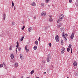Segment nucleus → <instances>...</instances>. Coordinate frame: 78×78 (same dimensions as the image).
Segmentation results:
<instances>
[{"label":"nucleus","instance_id":"nucleus-1","mask_svg":"<svg viewBox=\"0 0 78 78\" xmlns=\"http://www.w3.org/2000/svg\"><path fill=\"white\" fill-rule=\"evenodd\" d=\"M47 58V62H50V59H51V56H50V54H49L48 55Z\"/></svg>","mask_w":78,"mask_h":78},{"label":"nucleus","instance_id":"nucleus-2","mask_svg":"<svg viewBox=\"0 0 78 78\" xmlns=\"http://www.w3.org/2000/svg\"><path fill=\"white\" fill-rule=\"evenodd\" d=\"M55 40L57 42H59V36L57 35L55 36Z\"/></svg>","mask_w":78,"mask_h":78},{"label":"nucleus","instance_id":"nucleus-3","mask_svg":"<svg viewBox=\"0 0 78 78\" xmlns=\"http://www.w3.org/2000/svg\"><path fill=\"white\" fill-rule=\"evenodd\" d=\"M64 51H65V48H64V47H62V48L61 53H62V54H63V53H64Z\"/></svg>","mask_w":78,"mask_h":78},{"label":"nucleus","instance_id":"nucleus-4","mask_svg":"<svg viewBox=\"0 0 78 78\" xmlns=\"http://www.w3.org/2000/svg\"><path fill=\"white\" fill-rule=\"evenodd\" d=\"M3 20H5V18H6V14H5V13H4L3 16Z\"/></svg>","mask_w":78,"mask_h":78},{"label":"nucleus","instance_id":"nucleus-5","mask_svg":"<svg viewBox=\"0 0 78 78\" xmlns=\"http://www.w3.org/2000/svg\"><path fill=\"white\" fill-rule=\"evenodd\" d=\"M62 23H59V24L57 25V27L58 28H60V27H61V26H62Z\"/></svg>","mask_w":78,"mask_h":78},{"label":"nucleus","instance_id":"nucleus-6","mask_svg":"<svg viewBox=\"0 0 78 78\" xmlns=\"http://www.w3.org/2000/svg\"><path fill=\"white\" fill-rule=\"evenodd\" d=\"M62 19H62V18H61L60 17H59V19L57 21V23H59V22H61V21H62Z\"/></svg>","mask_w":78,"mask_h":78},{"label":"nucleus","instance_id":"nucleus-7","mask_svg":"<svg viewBox=\"0 0 78 78\" xmlns=\"http://www.w3.org/2000/svg\"><path fill=\"white\" fill-rule=\"evenodd\" d=\"M74 33H72L71 35L70 36L71 39H73V37H74Z\"/></svg>","mask_w":78,"mask_h":78},{"label":"nucleus","instance_id":"nucleus-8","mask_svg":"<svg viewBox=\"0 0 78 78\" xmlns=\"http://www.w3.org/2000/svg\"><path fill=\"white\" fill-rule=\"evenodd\" d=\"M20 58H21V59L23 60V58H24V57L22 55L20 54Z\"/></svg>","mask_w":78,"mask_h":78},{"label":"nucleus","instance_id":"nucleus-9","mask_svg":"<svg viewBox=\"0 0 78 78\" xmlns=\"http://www.w3.org/2000/svg\"><path fill=\"white\" fill-rule=\"evenodd\" d=\"M46 15V13H45V12H42L41 14V16H45Z\"/></svg>","mask_w":78,"mask_h":78},{"label":"nucleus","instance_id":"nucleus-10","mask_svg":"<svg viewBox=\"0 0 78 78\" xmlns=\"http://www.w3.org/2000/svg\"><path fill=\"white\" fill-rule=\"evenodd\" d=\"M31 30H32V27H30L28 28V31L29 33H30L31 31Z\"/></svg>","mask_w":78,"mask_h":78},{"label":"nucleus","instance_id":"nucleus-11","mask_svg":"<svg viewBox=\"0 0 78 78\" xmlns=\"http://www.w3.org/2000/svg\"><path fill=\"white\" fill-rule=\"evenodd\" d=\"M25 49L26 50V52H27L29 51V49H27V46L25 47Z\"/></svg>","mask_w":78,"mask_h":78},{"label":"nucleus","instance_id":"nucleus-12","mask_svg":"<svg viewBox=\"0 0 78 78\" xmlns=\"http://www.w3.org/2000/svg\"><path fill=\"white\" fill-rule=\"evenodd\" d=\"M59 17H60V18L62 19H64V15H63V14H62L61 15H60L59 16Z\"/></svg>","mask_w":78,"mask_h":78},{"label":"nucleus","instance_id":"nucleus-13","mask_svg":"<svg viewBox=\"0 0 78 78\" xmlns=\"http://www.w3.org/2000/svg\"><path fill=\"white\" fill-rule=\"evenodd\" d=\"M31 5L33 6H35L36 5V3L35 2H33L32 3Z\"/></svg>","mask_w":78,"mask_h":78},{"label":"nucleus","instance_id":"nucleus-14","mask_svg":"<svg viewBox=\"0 0 78 78\" xmlns=\"http://www.w3.org/2000/svg\"><path fill=\"white\" fill-rule=\"evenodd\" d=\"M10 57H11V59H14V56L13 55V54L12 53L11 54Z\"/></svg>","mask_w":78,"mask_h":78},{"label":"nucleus","instance_id":"nucleus-15","mask_svg":"<svg viewBox=\"0 0 78 78\" xmlns=\"http://www.w3.org/2000/svg\"><path fill=\"white\" fill-rule=\"evenodd\" d=\"M73 65L74 66H77V62H74L73 63Z\"/></svg>","mask_w":78,"mask_h":78},{"label":"nucleus","instance_id":"nucleus-16","mask_svg":"<svg viewBox=\"0 0 78 78\" xmlns=\"http://www.w3.org/2000/svg\"><path fill=\"white\" fill-rule=\"evenodd\" d=\"M68 36V35L67 34H65L63 36V37H64V38H66Z\"/></svg>","mask_w":78,"mask_h":78},{"label":"nucleus","instance_id":"nucleus-17","mask_svg":"<svg viewBox=\"0 0 78 78\" xmlns=\"http://www.w3.org/2000/svg\"><path fill=\"white\" fill-rule=\"evenodd\" d=\"M76 7H78V1H76Z\"/></svg>","mask_w":78,"mask_h":78},{"label":"nucleus","instance_id":"nucleus-18","mask_svg":"<svg viewBox=\"0 0 78 78\" xmlns=\"http://www.w3.org/2000/svg\"><path fill=\"white\" fill-rule=\"evenodd\" d=\"M63 44H64V41L63 40H62L61 41V45H62Z\"/></svg>","mask_w":78,"mask_h":78},{"label":"nucleus","instance_id":"nucleus-19","mask_svg":"<svg viewBox=\"0 0 78 78\" xmlns=\"http://www.w3.org/2000/svg\"><path fill=\"white\" fill-rule=\"evenodd\" d=\"M37 46H35L34 47V50H36L37 49Z\"/></svg>","mask_w":78,"mask_h":78},{"label":"nucleus","instance_id":"nucleus-20","mask_svg":"<svg viewBox=\"0 0 78 78\" xmlns=\"http://www.w3.org/2000/svg\"><path fill=\"white\" fill-rule=\"evenodd\" d=\"M60 30L61 31H64V28H61L60 29Z\"/></svg>","mask_w":78,"mask_h":78},{"label":"nucleus","instance_id":"nucleus-21","mask_svg":"<svg viewBox=\"0 0 78 78\" xmlns=\"http://www.w3.org/2000/svg\"><path fill=\"white\" fill-rule=\"evenodd\" d=\"M49 21L50 22H51L53 21V20H52V19L51 18H50L49 19Z\"/></svg>","mask_w":78,"mask_h":78},{"label":"nucleus","instance_id":"nucleus-22","mask_svg":"<svg viewBox=\"0 0 78 78\" xmlns=\"http://www.w3.org/2000/svg\"><path fill=\"white\" fill-rule=\"evenodd\" d=\"M15 67H17L18 66V63H16L15 64Z\"/></svg>","mask_w":78,"mask_h":78},{"label":"nucleus","instance_id":"nucleus-23","mask_svg":"<svg viewBox=\"0 0 78 78\" xmlns=\"http://www.w3.org/2000/svg\"><path fill=\"white\" fill-rule=\"evenodd\" d=\"M12 46L11 45L10 46V47H9V50H10V51L12 50Z\"/></svg>","mask_w":78,"mask_h":78},{"label":"nucleus","instance_id":"nucleus-24","mask_svg":"<svg viewBox=\"0 0 78 78\" xmlns=\"http://www.w3.org/2000/svg\"><path fill=\"white\" fill-rule=\"evenodd\" d=\"M24 38V37H22L20 39L21 42H22L23 41V38Z\"/></svg>","mask_w":78,"mask_h":78},{"label":"nucleus","instance_id":"nucleus-25","mask_svg":"<svg viewBox=\"0 0 78 78\" xmlns=\"http://www.w3.org/2000/svg\"><path fill=\"white\" fill-rule=\"evenodd\" d=\"M34 70H32L31 72H30L31 75H32V74L34 73Z\"/></svg>","mask_w":78,"mask_h":78},{"label":"nucleus","instance_id":"nucleus-26","mask_svg":"<svg viewBox=\"0 0 78 78\" xmlns=\"http://www.w3.org/2000/svg\"><path fill=\"white\" fill-rule=\"evenodd\" d=\"M17 45H16V47H19V42L17 41L16 42Z\"/></svg>","mask_w":78,"mask_h":78},{"label":"nucleus","instance_id":"nucleus-27","mask_svg":"<svg viewBox=\"0 0 78 78\" xmlns=\"http://www.w3.org/2000/svg\"><path fill=\"white\" fill-rule=\"evenodd\" d=\"M35 43L36 45H38V42L37 41H35Z\"/></svg>","mask_w":78,"mask_h":78},{"label":"nucleus","instance_id":"nucleus-28","mask_svg":"<svg viewBox=\"0 0 78 78\" xmlns=\"http://www.w3.org/2000/svg\"><path fill=\"white\" fill-rule=\"evenodd\" d=\"M72 47V44H70L69 46V48H70Z\"/></svg>","mask_w":78,"mask_h":78},{"label":"nucleus","instance_id":"nucleus-29","mask_svg":"<svg viewBox=\"0 0 78 78\" xmlns=\"http://www.w3.org/2000/svg\"><path fill=\"white\" fill-rule=\"evenodd\" d=\"M18 50L19 51H20L21 50V48H20V47H19L18 48Z\"/></svg>","mask_w":78,"mask_h":78},{"label":"nucleus","instance_id":"nucleus-30","mask_svg":"<svg viewBox=\"0 0 78 78\" xmlns=\"http://www.w3.org/2000/svg\"><path fill=\"white\" fill-rule=\"evenodd\" d=\"M3 67V65L2 64H0V68Z\"/></svg>","mask_w":78,"mask_h":78},{"label":"nucleus","instance_id":"nucleus-31","mask_svg":"<svg viewBox=\"0 0 78 78\" xmlns=\"http://www.w3.org/2000/svg\"><path fill=\"white\" fill-rule=\"evenodd\" d=\"M48 45L49 47H51V43H49Z\"/></svg>","mask_w":78,"mask_h":78},{"label":"nucleus","instance_id":"nucleus-32","mask_svg":"<svg viewBox=\"0 0 78 78\" xmlns=\"http://www.w3.org/2000/svg\"><path fill=\"white\" fill-rule=\"evenodd\" d=\"M62 37H63L64 36V32L62 33Z\"/></svg>","mask_w":78,"mask_h":78},{"label":"nucleus","instance_id":"nucleus-33","mask_svg":"<svg viewBox=\"0 0 78 78\" xmlns=\"http://www.w3.org/2000/svg\"><path fill=\"white\" fill-rule=\"evenodd\" d=\"M67 51L68 52L70 51V48H67Z\"/></svg>","mask_w":78,"mask_h":78},{"label":"nucleus","instance_id":"nucleus-34","mask_svg":"<svg viewBox=\"0 0 78 78\" xmlns=\"http://www.w3.org/2000/svg\"><path fill=\"white\" fill-rule=\"evenodd\" d=\"M25 28V26H23V27L22 28V29L23 30H24V28Z\"/></svg>","mask_w":78,"mask_h":78},{"label":"nucleus","instance_id":"nucleus-35","mask_svg":"<svg viewBox=\"0 0 78 78\" xmlns=\"http://www.w3.org/2000/svg\"><path fill=\"white\" fill-rule=\"evenodd\" d=\"M49 1H50V0H46L45 2H46V3H48Z\"/></svg>","mask_w":78,"mask_h":78},{"label":"nucleus","instance_id":"nucleus-36","mask_svg":"<svg viewBox=\"0 0 78 78\" xmlns=\"http://www.w3.org/2000/svg\"><path fill=\"white\" fill-rule=\"evenodd\" d=\"M41 5L42 6H43V7L44 6V3H41Z\"/></svg>","mask_w":78,"mask_h":78},{"label":"nucleus","instance_id":"nucleus-37","mask_svg":"<svg viewBox=\"0 0 78 78\" xmlns=\"http://www.w3.org/2000/svg\"><path fill=\"white\" fill-rule=\"evenodd\" d=\"M42 62H43V64H45V61H42Z\"/></svg>","mask_w":78,"mask_h":78},{"label":"nucleus","instance_id":"nucleus-38","mask_svg":"<svg viewBox=\"0 0 78 78\" xmlns=\"http://www.w3.org/2000/svg\"><path fill=\"white\" fill-rule=\"evenodd\" d=\"M12 7H13V6H14V2H12Z\"/></svg>","mask_w":78,"mask_h":78},{"label":"nucleus","instance_id":"nucleus-39","mask_svg":"<svg viewBox=\"0 0 78 78\" xmlns=\"http://www.w3.org/2000/svg\"><path fill=\"white\" fill-rule=\"evenodd\" d=\"M65 42H67V40L66 38H65Z\"/></svg>","mask_w":78,"mask_h":78},{"label":"nucleus","instance_id":"nucleus-40","mask_svg":"<svg viewBox=\"0 0 78 78\" xmlns=\"http://www.w3.org/2000/svg\"><path fill=\"white\" fill-rule=\"evenodd\" d=\"M69 3H72V0H69Z\"/></svg>","mask_w":78,"mask_h":78},{"label":"nucleus","instance_id":"nucleus-41","mask_svg":"<svg viewBox=\"0 0 78 78\" xmlns=\"http://www.w3.org/2000/svg\"><path fill=\"white\" fill-rule=\"evenodd\" d=\"M12 25H14V23H15L14 22H12Z\"/></svg>","mask_w":78,"mask_h":78},{"label":"nucleus","instance_id":"nucleus-42","mask_svg":"<svg viewBox=\"0 0 78 78\" xmlns=\"http://www.w3.org/2000/svg\"><path fill=\"white\" fill-rule=\"evenodd\" d=\"M3 65H4V67H5V66H6V65H5V63H3Z\"/></svg>","mask_w":78,"mask_h":78},{"label":"nucleus","instance_id":"nucleus-43","mask_svg":"<svg viewBox=\"0 0 78 78\" xmlns=\"http://www.w3.org/2000/svg\"><path fill=\"white\" fill-rule=\"evenodd\" d=\"M41 38V37H39V38H38V41H40V39Z\"/></svg>","mask_w":78,"mask_h":78},{"label":"nucleus","instance_id":"nucleus-44","mask_svg":"<svg viewBox=\"0 0 78 78\" xmlns=\"http://www.w3.org/2000/svg\"><path fill=\"white\" fill-rule=\"evenodd\" d=\"M16 6H14V10H16Z\"/></svg>","mask_w":78,"mask_h":78},{"label":"nucleus","instance_id":"nucleus-45","mask_svg":"<svg viewBox=\"0 0 78 78\" xmlns=\"http://www.w3.org/2000/svg\"><path fill=\"white\" fill-rule=\"evenodd\" d=\"M45 27V30H46V29H47V27Z\"/></svg>","mask_w":78,"mask_h":78},{"label":"nucleus","instance_id":"nucleus-46","mask_svg":"<svg viewBox=\"0 0 78 78\" xmlns=\"http://www.w3.org/2000/svg\"><path fill=\"white\" fill-rule=\"evenodd\" d=\"M17 53V50L16 49V53Z\"/></svg>","mask_w":78,"mask_h":78},{"label":"nucleus","instance_id":"nucleus-47","mask_svg":"<svg viewBox=\"0 0 78 78\" xmlns=\"http://www.w3.org/2000/svg\"><path fill=\"white\" fill-rule=\"evenodd\" d=\"M71 53H72V49L71 48Z\"/></svg>","mask_w":78,"mask_h":78},{"label":"nucleus","instance_id":"nucleus-48","mask_svg":"<svg viewBox=\"0 0 78 78\" xmlns=\"http://www.w3.org/2000/svg\"><path fill=\"white\" fill-rule=\"evenodd\" d=\"M36 16H34V19H36Z\"/></svg>","mask_w":78,"mask_h":78},{"label":"nucleus","instance_id":"nucleus-49","mask_svg":"<svg viewBox=\"0 0 78 78\" xmlns=\"http://www.w3.org/2000/svg\"><path fill=\"white\" fill-rule=\"evenodd\" d=\"M21 78H23V76H21Z\"/></svg>","mask_w":78,"mask_h":78},{"label":"nucleus","instance_id":"nucleus-50","mask_svg":"<svg viewBox=\"0 0 78 78\" xmlns=\"http://www.w3.org/2000/svg\"><path fill=\"white\" fill-rule=\"evenodd\" d=\"M49 17H51V15H50Z\"/></svg>","mask_w":78,"mask_h":78},{"label":"nucleus","instance_id":"nucleus-51","mask_svg":"<svg viewBox=\"0 0 78 78\" xmlns=\"http://www.w3.org/2000/svg\"><path fill=\"white\" fill-rule=\"evenodd\" d=\"M26 78H30V77H27Z\"/></svg>","mask_w":78,"mask_h":78},{"label":"nucleus","instance_id":"nucleus-52","mask_svg":"<svg viewBox=\"0 0 78 78\" xmlns=\"http://www.w3.org/2000/svg\"><path fill=\"white\" fill-rule=\"evenodd\" d=\"M44 73L45 74V73H46V72H45Z\"/></svg>","mask_w":78,"mask_h":78},{"label":"nucleus","instance_id":"nucleus-53","mask_svg":"<svg viewBox=\"0 0 78 78\" xmlns=\"http://www.w3.org/2000/svg\"><path fill=\"white\" fill-rule=\"evenodd\" d=\"M36 78H39V77H37Z\"/></svg>","mask_w":78,"mask_h":78},{"label":"nucleus","instance_id":"nucleus-54","mask_svg":"<svg viewBox=\"0 0 78 78\" xmlns=\"http://www.w3.org/2000/svg\"><path fill=\"white\" fill-rule=\"evenodd\" d=\"M48 27H49L48 28H50V26H49Z\"/></svg>","mask_w":78,"mask_h":78},{"label":"nucleus","instance_id":"nucleus-55","mask_svg":"<svg viewBox=\"0 0 78 78\" xmlns=\"http://www.w3.org/2000/svg\"><path fill=\"white\" fill-rule=\"evenodd\" d=\"M17 48H18V47H16V49H17Z\"/></svg>","mask_w":78,"mask_h":78},{"label":"nucleus","instance_id":"nucleus-56","mask_svg":"<svg viewBox=\"0 0 78 78\" xmlns=\"http://www.w3.org/2000/svg\"><path fill=\"white\" fill-rule=\"evenodd\" d=\"M23 36H25V35H24Z\"/></svg>","mask_w":78,"mask_h":78}]
</instances>
